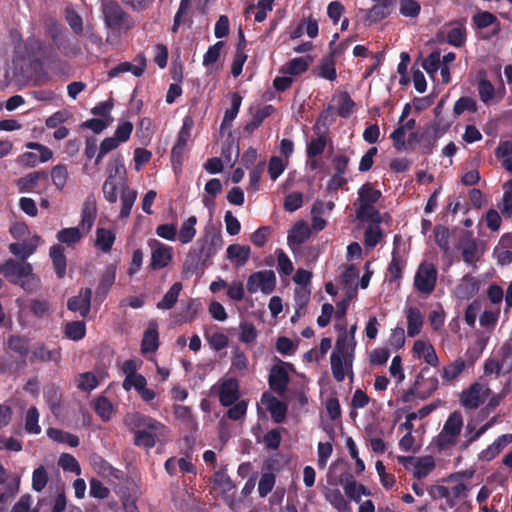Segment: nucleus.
<instances>
[{
  "instance_id": "obj_1",
  "label": "nucleus",
  "mask_w": 512,
  "mask_h": 512,
  "mask_svg": "<svg viewBox=\"0 0 512 512\" xmlns=\"http://www.w3.org/2000/svg\"><path fill=\"white\" fill-rule=\"evenodd\" d=\"M223 243L220 232L206 228L195 244L190 248L183 264L186 273L198 274L212 264L211 259L216 255Z\"/></svg>"
},
{
  "instance_id": "obj_2",
  "label": "nucleus",
  "mask_w": 512,
  "mask_h": 512,
  "mask_svg": "<svg viewBox=\"0 0 512 512\" xmlns=\"http://www.w3.org/2000/svg\"><path fill=\"white\" fill-rule=\"evenodd\" d=\"M339 330L342 333L336 340L335 349L331 354L330 362L334 379L337 382H342L346 376L345 370L350 371L351 377L353 376L352 363L354 352H351L352 342L348 339L346 327L342 325L339 327Z\"/></svg>"
},
{
  "instance_id": "obj_3",
  "label": "nucleus",
  "mask_w": 512,
  "mask_h": 512,
  "mask_svg": "<svg viewBox=\"0 0 512 512\" xmlns=\"http://www.w3.org/2000/svg\"><path fill=\"white\" fill-rule=\"evenodd\" d=\"M447 95L443 96L434 108V120L420 133L419 143L422 147L423 154L429 155L433 152L437 140L442 137L450 128L452 120L440 117L443 111Z\"/></svg>"
},
{
  "instance_id": "obj_4",
  "label": "nucleus",
  "mask_w": 512,
  "mask_h": 512,
  "mask_svg": "<svg viewBox=\"0 0 512 512\" xmlns=\"http://www.w3.org/2000/svg\"><path fill=\"white\" fill-rule=\"evenodd\" d=\"M0 275H3L9 283L19 285L28 292L32 291L39 282L30 263L11 258L0 264Z\"/></svg>"
},
{
  "instance_id": "obj_5",
  "label": "nucleus",
  "mask_w": 512,
  "mask_h": 512,
  "mask_svg": "<svg viewBox=\"0 0 512 512\" xmlns=\"http://www.w3.org/2000/svg\"><path fill=\"white\" fill-rule=\"evenodd\" d=\"M101 11L105 26L117 33H127L135 26L132 16L116 0H102Z\"/></svg>"
},
{
  "instance_id": "obj_6",
  "label": "nucleus",
  "mask_w": 512,
  "mask_h": 512,
  "mask_svg": "<svg viewBox=\"0 0 512 512\" xmlns=\"http://www.w3.org/2000/svg\"><path fill=\"white\" fill-rule=\"evenodd\" d=\"M46 50L47 47L41 40L29 37L15 45L13 64L17 68L19 62L25 60L41 63L45 58Z\"/></svg>"
},
{
  "instance_id": "obj_7",
  "label": "nucleus",
  "mask_w": 512,
  "mask_h": 512,
  "mask_svg": "<svg viewBox=\"0 0 512 512\" xmlns=\"http://www.w3.org/2000/svg\"><path fill=\"white\" fill-rule=\"evenodd\" d=\"M437 279L438 270L436 265L424 260L416 269L413 279V288L416 292L427 297L435 291Z\"/></svg>"
},
{
  "instance_id": "obj_8",
  "label": "nucleus",
  "mask_w": 512,
  "mask_h": 512,
  "mask_svg": "<svg viewBox=\"0 0 512 512\" xmlns=\"http://www.w3.org/2000/svg\"><path fill=\"white\" fill-rule=\"evenodd\" d=\"M429 371L428 367H423L420 374L417 376L413 385L403 393L401 401L403 403L412 402L416 397L425 400L429 398L439 386V381L436 376L424 378V374Z\"/></svg>"
},
{
  "instance_id": "obj_9",
  "label": "nucleus",
  "mask_w": 512,
  "mask_h": 512,
  "mask_svg": "<svg viewBox=\"0 0 512 512\" xmlns=\"http://www.w3.org/2000/svg\"><path fill=\"white\" fill-rule=\"evenodd\" d=\"M127 422L132 429L144 430L146 433L153 435L155 438H163L168 440L170 430L162 422L136 412L128 415Z\"/></svg>"
},
{
  "instance_id": "obj_10",
  "label": "nucleus",
  "mask_w": 512,
  "mask_h": 512,
  "mask_svg": "<svg viewBox=\"0 0 512 512\" xmlns=\"http://www.w3.org/2000/svg\"><path fill=\"white\" fill-rule=\"evenodd\" d=\"M250 294L259 290L265 294H271L276 287V276L272 270L257 271L249 275L246 284Z\"/></svg>"
},
{
  "instance_id": "obj_11",
  "label": "nucleus",
  "mask_w": 512,
  "mask_h": 512,
  "mask_svg": "<svg viewBox=\"0 0 512 512\" xmlns=\"http://www.w3.org/2000/svg\"><path fill=\"white\" fill-rule=\"evenodd\" d=\"M148 245L152 250L148 270L156 271L167 267L173 258V248L156 239H150Z\"/></svg>"
},
{
  "instance_id": "obj_12",
  "label": "nucleus",
  "mask_w": 512,
  "mask_h": 512,
  "mask_svg": "<svg viewBox=\"0 0 512 512\" xmlns=\"http://www.w3.org/2000/svg\"><path fill=\"white\" fill-rule=\"evenodd\" d=\"M490 389L479 382L472 383L460 395V403L465 409L475 410L489 395Z\"/></svg>"
},
{
  "instance_id": "obj_13",
  "label": "nucleus",
  "mask_w": 512,
  "mask_h": 512,
  "mask_svg": "<svg viewBox=\"0 0 512 512\" xmlns=\"http://www.w3.org/2000/svg\"><path fill=\"white\" fill-rule=\"evenodd\" d=\"M219 401L222 406L230 407L239 400V382L236 378H228L219 387Z\"/></svg>"
},
{
  "instance_id": "obj_14",
  "label": "nucleus",
  "mask_w": 512,
  "mask_h": 512,
  "mask_svg": "<svg viewBox=\"0 0 512 512\" xmlns=\"http://www.w3.org/2000/svg\"><path fill=\"white\" fill-rule=\"evenodd\" d=\"M92 290L82 288L79 295L73 296L67 301V308L72 312H79L80 316L86 318L91 309Z\"/></svg>"
},
{
  "instance_id": "obj_15",
  "label": "nucleus",
  "mask_w": 512,
  "mask_h": 512,
  "mask_svg": "<svg viewBox=\"0 0 512 512\" xmlns=\"http://www.w3.org/2000/svg\"><path fill=\"white\" fill-rule=\"evenodd\" d=\"M61 348L56 347L53 349H49L48 346L44 343H38L31 352L29 361L30 363L35 362H54L55 364H59L61 361Z\"/></svg>"
},
{
  "instance_id": "obj_16",
  "label": "nucleus",
  "mask_w": 512,
  "mask_h": 512,
  "mask_svg": "<svg viewBox=\"0 0 512 512\" xmlns=\"http://www.w3.org/2000/svg\"><path fill=\"white\" fill-rule=\"evenodd\" d=\"M261 402L266 406L275 423H282L284 421L287 413V405L284 402L280 401L269 392L262 394Z\"/></svg>"
},
{
  "instance_id": "obj_17",
  "label": "nucleus",
  "mask_w": 512,
  "mask_h": 512,
  "mask_svg": "<svg viewBox=\"0 0 512 512\" xmlns=\"http://www.w3.org/2000/svg\"><path fill=\"white\" fill-rule=\"evenodd\" d=\"M7 348L18 354L21 361L18 363L19 368H25L27 366L26 358L29 354V340L23 335H9L7 338Z\"/></svg>"
},
{
  "instance_id": "obj_18",
  "label": "nucleus",
  "mask_w": 512,
  "mask_h": 512,
  "mask_svg": "<svg viewBox=\"0 0 512 512\" xmlns=\"http://www.w3.org/2000/svg\"><path fill=\"white\" fill-rule=\"evenodd\" d=\"M49 174L45 170L33 171L25 176L18 178L15 182L19 193L33 192L38 182L43 180L45 183L48 182Z\"/></svg>"
},
{
  "instance_id": "obj_19",
  "label": "nucleus",
  "mask_w": 512,
  "mask_h": 512,
  "mask_svg": "<svg viewBox=\"0 0 512 512\" xmlns=\"http://www.w3.org/2000/svg\"><path fill=\"white\" fill-rule=\"evenodd\" d=\"M137 64H132L130 62H122L117 66L113 67L109 72V78H114L121 73L131 72L134 76L140 77L143 75L146 69V58L144 55L140 54L135 58Z\"/></svg>"
},
{
  "instance_id": "obj_20",
  "label": "nucleus",
  "mask_w": 512,
  "mask_h": 512,
  "mask_svg": "<svg viewBox=\"0 0 512 512\" xmlns=\"http://www.w3.org/2000/svg\"><path fill=\"white\" fill-rule=\"evenodd\" d=\"M406 267V261L400 256L397 248L392 251L391 261L388 264L386 271V280L392 283H398L403 277V271Z\"/></svg>"
},
{
  "instance_id": "obj_21",
  "label": "nucleus",
  "mask_w": 512,
  "mask_h": 512,
  "mask_svg": "<svg viewBox=\"0 0 512 512\" xmlns=\"http://www.w3.org/2000/svg\"><path fill=\"white\" fill-rule=\"evenodd\" d=\"M49 257L51 259L55 274L58 279H63L66 275L67 258L65 248L60 244H54L49 248Z\"/></svg>"
},
{
  "instance_id": "obj_22",
  "label": "nucleus",
  "mask_w": 512,
  "mask_h": 512,
  "mask_svg": "<svg viewBox=\"0 0 512 512\" xmlns=\"http://www.w3.org/2000/svg\"><path fill=\"white\" fill-rule=\"evenodd\" d=\"M268 383L271 390L282 396L287 390L289 375L284 368L274 367L269 375Z\"/></svg>"
},
{
  "instance_id": "obj_23",
  "label": "nucleus",
  "mask_w": 512,
  "mask_h": 512,
  "mask_svg": "<svg viewBox=\"0 0 512 512\" xmlns=\"http://www.w3.org/2000/svg\"><path fill=\"white\" fill-rule=\"evenodd\" d=\"M335 53L323 57L319 65L313 70L314 74L320 78L334 81L337 78Z\"/></svg>"
},
{
  "instance_id": "obj_24",
  "label": "nucleus",
  "mask_w": 512,
  "mask_h": 512,
  "mask_svg": "<svg viewBox=\"0 0 512 512\" xmlns=\"http://www.w3.org/2000/svg\"><path fill=\"white\" fill-rule=\"evenodd\" d=\"M416 126V120L411 118L405 123H399V126L391 133L390 138L393 141V147L397 151L407 150L406 146V132L414 129Z\"/></svg>"
},
{
  "instance_id": "obj_25",
  "label": "nucleus",
  "mask_w": 512,
  "mask_h": 512,
  "mask_svg": "<svg viewBox=\"0 0 512 512\" xmlns=\"http://www.w3.org/2000/svg\"><path fill=\"white\" fill-rule=\"evenodd\" d=\"M459 248L462 252L463 261L470 265L479 261L481 253L477 240L474 238H463L460 240Z\"/></svg>"
},
{
  "instance_id": "obj_26",
  "label": "nucleus",
  "mask_w": 512,
  "mask_h": 512,
  "mask_svg": "<svg viewBox=\"0 0 512 512\" xmlns=\"http://www.w3.org/2000/svg\"><path fill=\"white\" fill-rule=\"evenodd\" d=\"M472 21L476 28L484 29L489 26H494L492 36H496L501 30V24L498 18L488 11H479L473 15Z\"/></svg>"
},
{
  "instance_id": "obj_27",
  "label": "nucleus",
  "mask_w": 512,
  "mask_h": 512,
  "mask_svg": "<svg viewBox=\"0 0 512 512\" xmlns=\"http://www.w3.org/2000/svg\"><path fill=\"white\" fill-rule=\"evenodd\" d=\"M39 240L40 236L35 235L33 237V241L11 243L9 245V251L17 258H19L21 262H26V260L36 251L37 242Z\"/></svg>"
},
{
  "instance_id": "obj_28",
  "label": "nucleus",
  "mask_w": 512,
  "mask_h": 512,
  "mask_svg": "<svg viewBox=\"0 0 512 512\" xmlns=\"http://www.w3.org/2000/svg\"><path fill=\"white\" fill-rule=\"evenodd\" d=\"M413 351L424 361L432 367H437L439 359L436 354L435 348L430 343L417 340L413 345Z\"/></svg>"
},
{
  "instance_id": "obj_29",
  "label": "nucleus",
  "mask_w": 512,
  "mask_h": 512,
  "mask_svg": "<svg viewBox=\"0 0 512 512\" xmlns=\"http://www.w3.org/2000/svg\"><path fill=\"white\" fill-rule=\"evenodd\" d=\"M121 210L119 214L120 219H125L130 216L131 209L137 198V191L130 189L126 183L121 184Z\"/></svg>"
},
{
  "instance_id": "obj_30",
  "label": "nucleus",
  "mask_w": 512,
  "mask_h": 512,
  "mask_svg": "<svg viewBox=\"0 0 512 512\" xmlns=\"http://www.w3.org/2000/svg\"><path fill=\"white\" fill-rule=\"evenodd\" d=\"M451 28L447 32L446 41L455 47H461L466 42V27L464 21L450 23Z\"/></svg>"
},
{
  "instance_id": "obj_31",
  "label": "nucleus",
  "mask_w": 512,
  "mask_h": 512,
  "mask_svg": "<svg viewBox=\"0 0 512 512\" xmlns=\"http://www.w3.org/2000/svg\"><path fill=\"white\" fill-rule=\"evenodd\" d=\"M242 103V96L235 92L231 96V107L226 109L222 123L220 125V131L223 133L225 129L232 126L234 119L237 117Z\"/></svg>"
},
{
  "instance_id": "obj_32",
  "label": "nucleus",
  "mask_w": 512,
  "mask_h": 512,
  "mask_svg": "<svg viewBox=\"0 0 512 512\" xmlns=\"http://www.w3.org/2000/svg\"><path fill=\"white\" fill-rule=\"evenodd\" d=\"M479 290V284L477 280L469 275H465L461 282L456 286V295L460 299H470Z\"/></svg>"
},
{
  "instance_id": "obj_33",
  "label": "nucleus",
  "mask_w": 512,
  "mask_h": 512,
  "mask_svg": "<svg viewBox=\"0 0 512 512\" xmlns=\"http://www.w3.org/2000/svg\"><path fill=\"white\" fill-rule=\"evenodd\" d=\"M116 278V265L109 264L105 267V270L100 278L99 284L96 289L98 296L105 297L111 287L113 286Z\"/></svg>"
},
{
  "instance_id": "obj_34",
  "label": "nucleus",
  "mask_w": 512,
  "mask_h": 512,
  "mask_svg": "<svg viewBox=\"0 0 512 512\" xmlns=\"http://www.w3.org/2000/svg\"><path fill=\"white\" fill-rule=\"evenodd\" d=\"M43 396L46 404L53 414H56L61 408L62 393L55 384H49L44 388Z\"/></svg>"
},
{
  "instance_id": "obj_35",
  "label": "nucleus",
  "mask_w": 512,
  "mask_h": 512,
  "mask_svg": "<svg viewBox=\"0 0 512 512\" xmlns=\"http://www.w3.org/2000/svg\"><path fill=\"white\" fill-rule=\"evenodd\" d=\"M324 497L338 512H352L349 502L339 489L327 488Z\"/></svg>"
},
{
  "instance_id": "obj_36",
  "label": "nucleus",
  "mask_w": 512,
  "mask_h": 512,
  "mask_svg": "<svg viewBox=\"0 0 512 512\" xmlns=\"http://www.w3.org/2000/svg\"><path fill=\"white\" fill-rule=\"evenodd\" d=\"M83 238V233L80 227L63 228L56 234V239L61 244H66L68 247H74Z\"/></svg>"
},
{
  "instance_id": "obj_37",
  "label": "nucleus",
  "mask_w": 512,
  "mask_h": 512,
  "mask_svg": "<svg viewBox=\"0 0 512 512\" xmlns=\"http://www.w3.org/2000/svg\"><path fill=\"white\" fill-rule=\"evenodd\" d=\"M423 316L417 307H410L407 312V334L415 337L421 332Z\"/></svg>"
},
{
  "instance_id": "obj_38",
  "label": "nucleus",
  "mask_w": 512,
  "mask_h": 512,
  "mask_svg": "<svg viewBox=\"0 0 512 512\" xmlns=\"http://www.w3.org/2000/svg\"><path fill=\"white\" fill-rule=\"evenodd\" d=\"M116 240L115 233L106 228H97L95 246L104 253H109Z\"/></svg>"
},
{
  "instance_id": "obj_39",
  "label": "nucleus",
  "mask_w": 512,
  "mask_h": 512,
  "mask_svg": "<svg viewBox=\"0 0 512 512\" xmlns=\"http://www.w3.org/2000/svg\"><path fill=\"white\" fill-rule=\"evenodd\" d=\"M226 253L229 260L235 261L237 266H243L249 260L250 247L231 244L227 247Z\"/></svg>"
},
{
  "instance_id": "obj_40",
  "label": "nucleus",
  "mask_w": 512,
  "mask_h": 512,
  "mask_svg": "<svg viewBox=\"0 0 512 512\" xmlns=\"http://www.w3.org/2000/svg\"><path fill=\"white\" fill-rule=\"evenodd\" d=\"M159 347V334L156 327L149 326L143 335L141 341V352L154 353Z\"/></svg>"
},
{
  "instance_id": "obj_41",
  "label": "nucleus",
  "mask_w": 512,
  "mask_h": 512,
  "mask_svg": "<svg viewBox=\"0 0 512 512\" xmlns=\"http://www.w3.org/2000/svg\"><path fill=\"white\" fill-rule=\"evenodd\" d=\"M46 434L51 440L57 443H65L70 447H77L80 443L78 436L58 428L50 427L46 430Z\"/></svg>"
},
{
  "instance_id": "obj_42",
  "label": "nucleus",
  "mask_w": 512,
  "mask_h": 512,
  "mask_svg": "<svg viewBox=\"0 0 512 512\" xmlns=\"http://www.w3.org/2000/svg\"><path fill=\"white\" fill-rule=\"evenodd\" d=\"M310 236V229L304 222H298L289 232L287 240L290 246L303 244Z\"/></svg>"
},
{
  "instance_id": "obj_43",
  "label": "nucleus",
  "mask_w": 512,
  "mask_h": 512,
  "mask_svg": "<svg viewBox=\"0 0 512 512\" xmlns=\"http://www.w3.org/2000/svg\"><path fill=\"white\" fill-rule=\"evenodd\" d=\"M181 289L182 284L180 282L174 283L165 293L163 298L157 303V308L160 310L172 309L178 301Z\"/></svg>"
},
{
  "instance_id": "obj_44",
  "label": "nucleus",
  "mask_w": 512,
  "mask_h": 512,
  "mask_svg": "<svg viewBox=\"0 0 512 512\" xmlns=\"http://www.w3.org/2000/svg\"><path fill=\"white\" fill-rule=\"evenodd\" d=\"M463 427V416L461 412H452L444 423L442 431L449 436L459 437Z\"/></svg>"
},
{
  "instance_id": "obj_45",
  "label": "nucleus",
  "mask_w": 512,
  "mask_h": 512,
  "mask_svg": "<svg viewBox=\"0 0 512 512\" xmlns=\"http://www.w3.org/2000/svg\"><path fill=\"white\" fill-rule=\"evenodd\" d=\"M382 193L380 190L375 189L371 183L363 184L358 190V203H366L374 205L381 198Z\"/></svg>"
},
{
  "instance_id": "obj_46",
  "label": "nucleus",
  "mask_w": 512,
  "mask_h": 512,
  "mask_svg": "<svg viewBox=\"0 0 512 512\" xmlns=\"http://www.w3.org/2000/svg\"><path fill=\"white\" fill-rule=\"evenodd\" d=\"M466 362L462 358H457L454 362L442 368V378L445 382H452L465 370Z\"/></svg>"
},
{
  "instance_id": "obj_47",
  "label": "nucleus",
  "mask_w": 512,
  "mask_h": 512,
  "mask_svg": "<svg viewBox=\"0 0 512 512\" xmlns=\"http://www.w3.org/2000/svg\"><path fill=\"white\" fill-rule=\"evenodd\" d=\"M356 218L363 222L370 221L375 224L380 223V213L371 204L359 203V206L356 209Z\"/></svg>"
},
{
  "instance_id": "obj_48",
  "label": "nucleus",
  "mask_w": 512,
  "mask_h": 512,
  "mask_svg": "<svg viewBox=\"0 0 512 512\" xmlns=\"http://www.w3.org/2000/svg\"><path fill=\"white\" fill-rule=\"evenodd\" d=\"M197 223V217L192 215L185 220L178 234V239L182 244L190 243L196 235L195 225Z\"/></svg>"
},
{
  "instance_id": "obj_49",
  "label": "nucleus",
  "mask_w": 512,
  "mask_h": 512,
  "mask_svg": "<svg viewBox=\"0 0 512 512\" xmlns=\"http://www.w3.org/2000/svg\"><path fill=\"white\" fill-rule=\"evenodd\" d=\"M64 335L66 338L79 341L86 335V325L84 321H70L64 326Z\"/></svg>"
},
{
  "instance_id": "obj_50",
  "label": "nucleus",
  "mask_w": 512,
  "mask_h": 512,
  "mask_svg": "<svg viewBox=\"0 0 512 512\" xmlns=\"http://www.w3.org/2000/svg\"><path fill=\"white\" fill-rule=\"evenodd\" d=\"M94 410L102 421L107 422L111 419L114 409L107 397L99 396L95 399Z\"/></svg>"
},
{
  "instance_id": "obj_51",
  "label": "nucleus",
  "mask_w": 512,
  "mask_h": 512,
  "mask_svg": "<svg viewBox=\"0 0 512 512\" xmlns=\"http://www.w3.org/2000/svg\"><path fill=\"white\" fill-rule=\"evenodd\" d=\"M51 180L57 190L62 191L66 186L69 173L65 164H57L51 170Z\"/></svg>"
},
{
  "instance_id": "obj_52",
  "label": "nucleus",
  "mask_w": 512,
  "mask_h": 512,
  "mask_svg": "<svg viewBox=\"0 0 512 512\" xmlns=\"http://www.w3.org/2000/svg\"><path fill=\"white\" fill-rule=\"evenodd\" d=\"M390 13V7L384 6L381 3H377L366 11L365 22L369 24L377 23L387 18L390 15Z\"/></svg>"
},
{
  "instance_id": "obj_53",
  "label": "nucleus",
  "mask_w": 512,
  "mask_h": 512,
  "mask_svg": "<svg viewBox=\"0 0 512 512\" xmlns=\"http://www.w3.org/2000/svg\"><path fill=\"white\" fill-rule=\"evenodd\" d=\"M167 440L163 438H155L153 435L146 433L144 430H136L134 432V444L145 449L153 448L157 442L165 443Z\"/></svg>"
},
{
  "instance_id": "obj_54",
  "label": "nucleus",
  "mask_w": 512,
  "mask_h": 512,
  "mask_svg": "<svg viewBox=\"0 0 512 512\" xmlns=\"http://www.w3.org/2000/svg\"><path fill=\"white\" fill-rule=\"evenodd\" d=\"M121 184V180L117 181V179L106 178L102 186V191L107 202L112 204L117 202L118 188L121 190Z\"/></svg>"
},
{
  "instance_id": "obj_55",
  "label": "nucleus",
  "mask_w": 512,
  "mask_h": 512,
  "mask_svg": "<svg viewBox=\"0 0 512 512\" xmlns=\"http://www.w3.org/2000/svg\"><path fill=\"white\" fill-rule=\"evenodd\" d=\"M200 303L197 299L191 298L186 304V307L178 314V322L191 323L195 320L198 314Z\"/></svg>"
},
{
  "instance_id": "obj_56",
  "label": "nucleus",
  "mask_w": 512,
  "mask_h": 512,
  "mask_svg": "<svg viewBox=\"0 0 512 512\" xmlns=\"http://www.w3.org/2000/svg\"><path fill=\"white\" fill-rule=\"evenodd\" d=\"M126 169L121 156L113 158L108 164V177L109 179H117L125 183Z\"/></svg>"
},
{
  "instance_id": "obj_57",
  "label": "nucleus",
  "mask_w": 512,
  "mask_h": 512,
  "mask_svg": "<svg viewBox=\"0 0 512 512\" xmlns=\"http://www.w3.org/2000/svg\"><path fill=\"white\" fill-rule=\"evenodd\" d=\"M414 477L417 479L425 478L434 468L435 462L431 456L419 458L415 462Z\"/></svg>"
},
{
  "instance_id": "obj_58",
  "label": "nucleus",
  "mask_w": 512,
  "mask_h": 512,
  "mask_svg": "<svg viewBox=\"0 0 512 512\" xmlns=\"http://www.w3.org/2000/svg\"><path fill=\"white\" fill-rule=\"evenodd\" d=\"M39 412L35 406H31L25 416V430L30 434H39L41 427L39 426Z\"/></svg>"
},
{
  "instance_id": "obj_59",
  "label": "nucleus",
  "mask_w": 512,
  "mask_h": 512,
  "mask_svg": "<svg viewBox=\"0 0 512 512\" xmlns=\"http://www.w3.org/2000/svg\"><path fill=\"white\" fill-rule=\"evenodd\" d=\"M48 32L54 44L59 50H65L66 35L62 25L58 22H51L48 26Z\"/></svg>"
},
{
  "instance_id": "obj_60",
  "label": "nucleus",
  "mask_w": 512,
  "mask_h": 512,
  "mask_svg": "<svg viewBox=\"0 0 512 512\" xmlns=\"http://www.w3.org/2000/svg\"><path fill=\"white\" fill-rule=\"evenodd\" d=\"M308 68L309 60L304 57H296L287 63L283 72L289 75L297 76L306 72Z\"/></svg>"
},
{
  "instance_id": "obj_61",
  "label": "nucleus",
  "mask_w": 512,
  "mask_h": 512,
  "mask_svg": "<svg viewBox=\"0 0 512 512\" xmlns=\"http://www.w3.org/2000/svg\"><path fill=\"white\" fill-rule=\"evenodd\" d=\"M399 12L404 17L416 18L421 12V5L416 0H400Z\"/></svg>"
},
{
  "instance_id": "obj_62",
  "label": "nucleus",
  "mask_w": 512,
  "mask_h": 512,
  "mask_svg": "<svg viewBox=\"0 0 512 512\" xmlns=\"http://www.w3.org/2000/svg\"><path fill=\"white\" fill-rule=\"evenodd\" d=\"M213 483L221 488L224 492H229L235 488V484L233 483L230 476L226 473V468H221L216 471L213 475Z\"/></svg>"
},
{
  "instance_id": "obj_63",
  "label": "nucleus",
  "mask_w": 512,
  "mask_h": 512,
  "mask_svg": "<svg viewBox=\"0 0 512 512\" xmlns=\"http://www.w3.org/2000/svg\"><path fill=\"white\" fill-rule=\"evenodd\" d=\"M326 147V137L323 135L318 136L317 138H312L311 141L307 144L306 154L309 159H314L317 156L321 155Z\"/></svg>"
},
{
  "instance_id": "obj_64",
  "label": "nucleus",
  "mask_w": 512,
  "mask_h": 512,
  "mask_svg": "<svg viewBox=\"0 0 512 512\" xmlns=\"http://www.w3.org/2000/svg\"><path fill=\"white\" fill-rule=\"evenodd\" d=\"M423 69L429 74H435L441 67V55L439 51L431 52L422 62Z\"/></svg>"
}]
</instances>
